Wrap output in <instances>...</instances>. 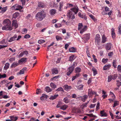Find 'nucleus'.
Returning a JSON list of instances; mask_svg holds the SVG:
<instances>
[{
	"instance_id": "59",
	"label": "nucleus",
	"mask_w": 121,
	"mask_h": 121,
	"mask_svg": "<svg viewBox=\"0 0 121 121\" xmlns=\"http://www.w3.org/2000/svg\"><path fill=\"white\" fill-rule=\"evenodd\" d=\"M86 115L90 117H97L95 115H94L92 114H86Z\"/></svg>"
},
{
	"instance_id": "24",
	"label": "nucleus",
	"mask_w": 121,
	"mask_h": 121,
	"mask_svg": "<svg viewBox=\"0 0 121 121\" xmlns=\"http://www.w3.org/2000/svg\"><path fill=\"white\" fill-rule=\"evenodd\" d=\"M88 96L86 95H84L83 96L81 97V100L82 101L84 102L88 98Z\"/></svg>"
},
{
	"instance_id": "6",
	"label": "nucleus",
	"mask_w": 121,
	"mask_h": 121,
	"mask_svg": "<svg viewBox=\"0 0 121 121\" xmlns=\"http://www.w3.org/2000/svg\"><path fill=\"white\" fill-rule=\"evenodd\" d=\"M45 6V4L44 3L41 1L38 2L37 8L40 9H42L44 8Z\"/></svg>"
},
{
	"instance_id": "35",
	"label": "nucleus",
	"mask_w": 121,
	"mask_h": 121,
	"mask_svg": "<svg viewBox=\"0 0 121 121\" xmlns=\"http://www.w3.org/2000/svg\"><path fill=\"white\" fill-rule=\"evenodd\" d=\"M76 49L73 47H71L69 49V51L70 52H76Z\"/></svg>"
},
{
	"instance_id": "18",
	"label": "nucleus",
	"mask_w": 121,
	"mask_h": 121,
	"mask_svg": "<svg viewBox=\"0 0 121 121\" xmlns=\"http://www.w3.org/2000/svg\"><path fill=\"white\" fill-rule=\"evenodd\" d=\"M56 10L54 9H52L50 10L49 11V12L51 15H53L56 13Z\"/></svg>"
},
{
	"instance_id": "23",
	"label": "nucleus",
	"mask_w": 121,
	"mask_h": 121,
	"mask_svg": "<svg viewBox=\"0 0 121 121\" xmlns=\"http://www.w3.org/2000/svg\"><path fill=\"white\" fill-rule=\"evenodd\" d=\"M26 58L23 57L19 60L18 62L20 63L26 62Z\"/></svg>"
},
{
	"instance_id": "49",
	"label": "nucleus",
	"mask_w": 121,
	"mask_h": 121,
	"mask_svg": "<svg viewBox=\"0 0 121 121\" xmlns=\"http://www.w3.org/2000/svg\"><path fill=\"white\" fill-rule=\"evenodd\" d=\"M73 6V4L68 3L67 4V6L66 7V8H67V7L70 8L72 7Z\"/></svg>"
},
{
	"instance_id": "3",
	"label": "nucleus",
	"mask_w": 121,
	"mask_h": 121,
	"mask_svg": "<svg viewBox=\"0 0 121 121\" xmlns=\"http://www.w3.org/2000/svg\"><path fill=\"white\" fill-rule=\"evenodd\" d=\"M71 11H69L68 13L69 14V16H71L72 15V12L74 13V14L77 13L78 11V9L77 6H74L73 7L70 9Z\"/></svg>"
},
{
	"instance_id": "34",
	"label": "nucleus",
	"mask_w": 121,
	"mask_h": 121,
	"mask_svg": "<svg viewBox=\"0 0 121 121\" xmlns=\"http://www.w3.org/2000/svg\"><path fill=\"white\" fill-rule=\"evenodd\" d=\"M45 91L47 92H50L52 91V89H50V87L49 86H47L45 88Z\"/></svg>"
},
{
	"instance_id": "55",
	"label": "nucleus",
	"mask_w": 121,
	"mask_h": 121,
	"mask_svg": "<svg viewBox=\"0 0 121 121\" xmlns=\"http://www.w3.org/2000/svg\"><path fill=\"white\" fill-rule=\"evenodd\" d=\"M7 76L6 74H4L3 75H1L0 74V79L2 78H4Z\"/></svg>"
},
{
	"instance_id": "48",
	"label": "nucleus",
	"mask_w": 121,
	"mask_h": 121,
	"mask_svg": "<svg viewBox=\"0 0 121 121\" xmlns=\"http://www.w3.org/2000/svg\"><path fill=\"white\" fill-rule=\"evenodd\" d=\"M61 25L59 23L55 24V27L57 28H59L61 27Z\"/></svg>"
},
{
	"instance_id": "2",
	"label": "nucleus",
	"mask_w": 121,
	"mask_h": 121,
	"mask_svg": "<svg viewBox=\"0 0 121 121\" xmlns=\"http://www.w3.org/2000/svg\"><path fill=\"white\" fill-rule=\"evenodd\" d=\"M3 22L5 26L2 28V29L3 30H10L12 29V28L11 26V22L9 19H5Z\"/></svg>"
},
{
	"instance_id": "57",
	"label": "nucleus",
	"mask_w": 121,
	"mask_h": 121,
	"mask_svg": "<svg viewBox=\"0 0 121 121\" xmlns=\"http://www.w3.org/2000/svg\"><path fill=\"white\" fill-rule=\"evenodd\" d=\"M112 79L111 76V75L108 76V82H109Z\"/></svg>"
},
{
	"instance_id": "25",
	"label": "nucleus",
	"mask_w": 121,
	"mask_h": 121,
	"mask_svg": "<svg viewBox=\"0 0 121 121\" xmlns=\"http://www.w3.org/2000/svg\"><path fill=\"white\" fill-rule=\"evenodd\" d=\"M48 96L46 95L45 94H42V96L40 97L41 100L43 101L44 100L45 98H47Z\"/></svg>"
},
{
	"instance_id": "39",
	"label": "nucleus",
	"mask_w": 121,
	"mask_h": 121,
	"mask_svg": "<svg viewBox=\"0 0 121 121\" xmlns=\"http://www.w3.org/2000/svg\"><path fill=\"white\" fill-rule=\"evenodd\" d=\"M79 74L77 73L73 77L72 79V81H73L76 78L78 77L79 76Z\"/></svg>"
},
{
	"instance_id": "38",
	"label": "nucleus",
	"mask_w": 121,
	"mask_h": 121,
	"mask_svg": "<svg viewBox=\"0 0 121 121\" xmlns=\"http://www.w3.org/2000/svg\"><path fill=\"white\" fill-rule=\"evenodd\" d=\"M19 15V13L18 12H16L13 15V17L16 18Z\"/></svg>"
},
{
	"instance_id": "5",
	"label": "nucleus",
	"mask_w": 121,
	"mask_h": 121,
	"mask_svg": "<svg viewBox=\"0 0 121 121\" xmlns=\"http://www.w3.org/2000/svg\"><path fill=\"white\" fill-rule=\"evenodd\" d=\"M95 40L96 44L97 45L99 44L101 41V38L99 35L97 34L96 35Z\"/></svg>"
},
{
	"instance_id": "26",
	"label": "nucleus",
	"mask_w": 121,
	"mask_h": 121,
	"mask_svg": "<svg viewBox=\"0 0 121 121\" xmlns=\"http://www.w3.org/2000/svg\"><path fill=\"white\" fill-rule=\"evenodd\" d=\"M111 67V65L110 64L105 65L103 68V70H106L108 69L109 68Z\"/></svg>"
},
{
	"instance_id": "10",
	"label": "nucleus",
	"mask_w": 121,
	"mask_h": 121,
	"mask_svg": "<svg viewBox=\"0 0 121 121\" xmlns=\"http://www.w3.org/2000/svg\"><path fill=\"white\" fill-rule=\"evenodd\" d=\"M26 67H25L23 68L20 70V72L18 73H17V75H19L20 74H24L25 72V71H26Z\"/></svg>"
},
{
	"instance_id": "19",
	"label": "nucleus",
	"mask_w": 121,
	"mask_h": 121,
	"mask_svg": "<svg viewBox=\"0 0 121 121\" xmlns=\"http://www.w3.org/2000/svg\"><path fill=\"white\" fill-rule=\"evenodd\" d=\"M19 63H18L14 62L10 66V67L11 68H15L16 67L18 66L19 65Z\"/></svg>"
},
{
	"instance_id": "31",
	"label": "nucleus",
	"mask_w": 121,
	"mask_h": 121,
	"mask_svg": "<svg viewBox=\"0 0 121 121\" xmlns=\"http://www.w3.org/2000/svg\"><path fill=\"white\" fill-rule=\"evenodd\" d=\"M86 52L87 55V56L88 57H90V54L89 48L87 46L86 48Z\"/></svg>"
},
{
	"instance_id": "62",
	"label": "nucleus",
	"mask_w": 121,
	"mask_h": 121,
	"mask_svg": "<svg viewBox=\"0 0 121 121\" xmlns=\"http://www.w3.org/2000/svg\"><path fill=\"white\" fill-rule=\"evenodd\" d=\"M56 91H63L64 90L61 87H60L58 88L56 90Z\"/></svg>"
},
{
	"instance_id": "37",
	"label": "nucleus",
	"mask_w": 121,
	"mask_h": 121,
	"mask_svg": "<svg viewBox=\"0 0 121 121\" xmlns=\"http://www.w3.org/2000/svg\"><path fill=\"white\" fill-rule=\"evenodd\" d=\"M92 70L93 72V75L94 76L97 73V72L95 68H92Z\"/></svg>"
},
{
	"instance_id": "60",
	"label": "nucleus",
	"mask_w": 121,
	"mask_h": 121,
	"mask_svg": "<svg viewBox=\"0 0 121 121\" xmlns=\"http://www.w3.org/2000/svg\"><path fill=\"white\" fill-rule=\"evenodd\" d=\"M119 34H121V24L119 25L118 27V31Z\"/></svg>"
},
{
	"instance_id": "58",
	"label": "nucleus",
	"mask_w": 121,
	"mask_h": 121,
	"mask_svg": "<svg viewBox=\"0 0 121 121\" xmlns=\"http://www.w3.org/2000/svg\"><path fill=\"white\" fill-rule=\"evenodd\" d=\"M99 102H98L96 106V111H98V109H99Z\"/></svg>"
},
{
	"instance_id": "17",
	"label": "nucleus",
	"mask_w": 121,
	"mask_h": 121,
	"mask_svg": "<svg viewBox=\"0 0 121 121\" xmlns=\"http://www.w3.org/2000/svg\"><path fill=\"white\" fill-rule=\"evenodd\" d=\"M111 30V34L112 37V38H114L115 37V34L114 32V30L113 28H112Z\"/></svg>"
},
{
	"instance_id": "63",
	"label": "nucleus",
	"mask_w": 121,
	"mask_h": 121,
	"mask_svg": "<svg viewBox=\"0 0 121 121\" xmlns=\"http://www.w3.org/2000/svg\"><path fill=\"white\" fill-rule=\"evenodd\" d=\"M117 70L120 72H121V66L120 65H118L117 67Z\"/></svg>"
},
{
	"instance_id": "43",
	"label": "nucleus",
	"mask_w": 121,
	"mask_h": 121,
	"mask_svg": "<svg viewBox=\"0 0 121 121\" xmlns=\"http://www.w3.org/2000/svg\"><path fill=\"white\" fill-rule=\"evenodd\" d=\"M74 55H72L69 57V60L71 61L74 60Z\"/></svg>"
},
{
	"instance_id": "54",
	"label": "nucleus",
	"mask_w": 121,
	"mask_h": 121,
	"mask_svg": "<svg viewBox=\"0 0 121 121\" xmlns=\"http://www.w3.org/2000/svg\"><path fill=\"white\" fill-rule=\"evenodd\" d=\"M113 66L114 68H116L117 65L116 64V60H113Z\"/></svg>"
},
{
	"instance_id": "52",
	"label": "nucleus",
	"mask_w": 121,
	"mask_h": 121,
	"mask_svg": "<svg viewBox=\"0 0 121 121\" xmlns=\"http://www.w3.org/2000/svg\"><path fill=\"white\" fill-rule=\"evenodd\" d=\"M84 86L83 85H81L78 86V89L79 90H82Z\"/></svg>"
},
{
	"instance_id": "40",
	"label": "nucleus",
	"mask_w": 121,
	"mask_h": 121,
	"mask_svg": "<svg viewBox=\"0 0 121 121\" xmlns=\"http://www.w3.org/2000/svg\"><path fill=\"white\" fill-rule=\"evenodd\" d=\"M83 26L82 24V23H79L78 24V30H81Z\"/></svg>"
},
{
	"instance_id": "50",
	"label": "nucleus",
	"mask_w": 121,
	"mask_h": 121,
	"mask_svg": "<svg viewBox=\"0 0 121 121\" xmlns=\"http://www.w3.org/2000/svg\"><path fill=\"white\" fill-rule=\"evenodd\" d=\"M45 42V40L44 39H41L39 40L38 43L39 44H41Z\"/></svg>"
},
{
	"instance_id": "33",
	"label": "nucleus",
	"mask_w": 121,
	"mask_h": 121,
	"mask_svg": "<svg viewBox=\"0 0 121 121\" xmlns=\"http://www.w3.org/2000/svg\"><path fill=\"white\" fill-rule=\"evenodd\" d=\"M7 9V7H4L2 8L1 9V13L3 14L6 11Z\"/></svg>"
},
{
	"instance_id": "45",
	"label": "nucleus",
	"mask_w": 121,
	"mask_h": 121,
	"mask_svg": "<svg viewBox=\"0 0 121 121\" xmlns=\"http://www.w3.org/2000/svg\"><path fill=\"white\" fill-rule=\"evenodd\" d=\"M119 104V101H115L114 104V105L113 106V107L114 108L116 106L118 105Z\"/></svg>"
},
{
	"instance_id": "56",
	"label": "nucleus",
	"mask_w": 121,
	"mask_h": 121,
	"mask_svg": "<svg viewBox=\"0 0 121 121\" xmlns=\"http://www.w3.org/2000/svg\"><path fill=\"white\" fill-rule=\"evenodd\" d=\"M56 38L57 41L62 40V38L61 37L58 35L56 36Z\"/></svg>"
},
{
	"instance_id": "28",
	"label": "nucleus",
	"mask_w": 121,
	"mask_h": 121,
	"mask_svg": "<svg viewBox=\"0 0 121 121\" xmlns=\"http://www.w3.org/2000/svg\"><path fill=\"white\" fill-rule=\"evenodd\" d=\"M63 101L66 104L69 103L70 102L69 100L67 97H66L64 98Z\"/></svg>"
},
{
	"instance_id": "47",
	"label": "nucleus",
	"mask_w": 121,
	"mask_h": 121,
	"mask_svg": "<svg viewBox=\"0 0 121 121\" xmlns=\"http://www.w3.org/2000/svg\"><path fill=\"white\" fill-rule=\"evenodd\" d=\"M116 82V85L118 87H120L121 85V82L119 81V80H117Z\"/></svg>"
},
{
	"instance_id": "20",
	"label": "nucleus",
	"mask_w": 121,
	"mask_h": 121,
	"mask_svg": "<svg viewBox=\"0 0 121 121\" xmlns=\"http://www.w3.org/2000/svg\"><path fill=\"white\" fill-rule=\"evenodd\" d=\"M17 37V36L15 35L13 37H11L10 39L8 40L9 42H11L15 40Z\"/></svg>"
},
{
	"instance_id": "64",
	"label": "nucleus",
	"mask_w": 121,
	"mask_h": 121,
	"mask_svg": "<svg viewBox=\"0 0 121 121\" xmlns=\"http://www.w3.org/2000/svg\"><path fill=\"white\" fill-rule=\"evenodd\" d=\"M30 35H29L27 34L24 37V38L26 39L28 38H30Z\"/></svg>"
},
{
	"instance_id": "41",
	"label": "nucleus",
	"mask_w": 121,
	"mask_h": 121,
	"mask_svg": "<svg viewBox=\"0 0 121 121\" xmlns=\"http://www.w3.org/2000/svg\"><path fill=\"white\" fill-rule=\"evenodd\" d=\"M81 69L79 67H77L75 69V73H78L80 72Z\"/></svg>"
},
{
	"instance_id": "12",
	"label": "nucleus",
	"mask_w": 121,
	"mask_h": 121,
	"mask_svg": "<svg viewBox=\"0 0 121 121\" xmlns=\"http://www.w3.org/2000/svg\"><path fill=\"white\" fill-rule=\"evenodd\" d=\"M111 45V43H107L106 45V50H110Z\"/></svg>"
},
{
	"instance_id": "13",
	"label": "nucleus",
	"mask_w": 121,
	"mask_h": 121,
	"mask_svg": "<svg viewBox=\"0 0 121 121\" xmlns=\"http://www.w3.org/2000/svg\"><path fill=\"white\" fill-rule=\"evenodd\" d=\"M52 73L56 74L58 73V70L56 68H53L51 69Z\"/></svg>"
},
{
	"instance_id": "32",
	"label": "nucleus",
	"mask_w": 121,
	"mask_h": 121,
	"mask_svg": "<svg viewBox=\"0 0 121 121\" xmlns=\"http://www.w3.org/2000/svg\"><path fill=\"white\" fill-rule=\"evenodd\" d=\"M58 94L55 95L53 96H52L49 99L51 100H53L57 98L58 96Z\"/></svg>"
},
{
	"instance_id": "4",
	"label": "nucleus",
	"mask_w": 121,
	"mask_h": 121,
	"mask_svg": "<svg viewBox=\"0 0 121 121\" xmlns=\"http://www.w3.org/2000/svg\"><path fill=\"white\" fill-rule=\"evenodd\" d=\"M90 33H88L84 35L82 37V38L84 43H86L90 39Z\"/></svg>"
},
{
	"instance_id": "44",
	"label": "nucleus",
	"mask_w": 121,
	"mask_h": 121,
	"mask_svg": "<svg viewBox=\"0 0 121 121\" xmlns=\"http://www.w3.org/2000/svg\"><path fill=\"white\" fill-rule=\"evenodd\" d=\"M32 18V17L31 16V15L30 14H28L27 16L26 17V19L28 20H31Z\"/></svg>"
},
{
	"instance_id": "51",
	"label": "nucleus",
	"mask_w": 121,
	"mask_h": 121,
	"mask_svg": "<svg viewBox=\"0 0 121 121\" xmlns=\"http://www.w3.org/2000/svg\"><path fill=\"white\" fill-rule=\"evenodd\" d=\"M50 85L51 87L53 88H55L56 87V85L52 82H51L50 83Z\"/></svg>"
},
{
	"instance_id": "9",
	"label": "nucleus",
	"mask_w": 121,
	"mask_h": 121,
	"mask_svg": "<svg viewBox=\"0 0 121 121\" xmlns=\"http://www.w3.org/2000/svg\"><path fill=\"white\" fill-rule=\"evenodd\" d=\"M78 16L86 20L87 19V18L86 16V15L85 14L82 13V14L81 12H79L78 13Z\"/></svg>"
},
{
	"instance_id": "42",
	"label": "nucleus",
	"mask_w": 121,
	"mask_h": 121,
	"mask_svg": "<svg viewBox=\"0 0 121 121\" xmlns=\"http://www.w3.org/2000/svg\"><path fill=\"white\" fill-rule=\"evenodd\" d=\"M117 74H115L113 75H111V76L112 79L115 80L117 78Z\"/></svg>"
},
{
	"instance_id": "36",
	"label": "nucleus",
	"mask_w": 121,
	"mask_h": 121,
	"mask_svg": "<svg viewBox=\"0 0 121 121\" xmlns=\"http://www.w3.org/2000/svg\"><path fill=\"white\" fill-rule=\"evenodd\" d=\"M9 64L8 63H6L5 64V66L4 67V69L5 70H7L8 69L9 67Z\"/></svg>"
},
{
	"instance_id": "14",
	"label": "nucleus",
	"mask_w": 121,
	"mask_h": 121,
	"mask_svg": "<svg viewBox=\"0 0 121 121\" xmlns=\"http://www.w3.org/2000/svg\"><path fill=\"white\" fill-rule=\"evenodd\" d=\"M64 89L66 90H70L72 88L71 86H68L67 85H65L64 86Z\"/></svg>"
},
{
	"instance_id": "15",
	"label": "nucleus",
	"mask_w": 121,
	"mask_h": 121,
	"mask_svg": "<svg viewBox=\"0 0 121 121\" xmlns=\"http://www.w3.org/2000/svg\"><path fill=\"white\" fill-rule=\"evenodd\" d=\"M101 42L102 43H104L107 40V38L104 35H103L102 36Z\"/></svg>"
},
{
	"instance_id": "61",
	"label": "nucleus",
	"mask_w": 121,
	"mask_h": 121,
	"mask_svg": "<svg viewBox=\"0 0 121 121\" xmlns=\"http://www.w3.org/2000/svg\"><path fill=\"white\" fill-rule=\"evenodd\" d=\"M108 60V59H104V58L102 59V61L105 64L107 62Z\"/></svg>"
},
{
	"instance_id": "7",
	"label": "nucleus",
	"mask_w": 121,
	"mask_h": 121,
	"mask_svg": "<svg viewBox=\"0 0 121 121\" xmlns=\"http://www.w3.org/2000/svg\"><path fill=\"white\" fill-rule=\"evenodd\" d=\"M12 8L13 9H15V10H18L22 9L23 7L20 5L16 4L12 6Z\"/></svg>"
},
{
	"instance_id": "30",
	"label": "nucleus",
	"mask_w": 121,
	"mask_h": 121,
	"mask_svg": "<svg viewBox=\"0 0 121 121\" xmlns=\"http://www.w3.org/2000/svg\"><path fill=\"white\" fill-rule=\"evenodd\" d=\"M87 28V26H85L82 29L80 30V33L82 34L86 30Z\"/></svg>"
},
{
	"instance_id": "22",
	"label": "nucleus",
	"mask_w": 121,
	"mask_h": 121,
	"mask_svg": "<svg viewBox=\"0 0 121 121\" xmlns=\"http://www.w3.org/2000/svg\"><path fill=\"white\" fill-rule=\"evenodd\" d=\"M100 114H101V117H106L107 116V113L105 112L104 110L101 111H100Z\"/></svg>"
},
{
	"instance_id": "27",
	"label": "nucleus",
	"mask_w": 121,
	"mask_h": 121,
	"mask_svg": "<svg viewBox=\"0 0 121 121\" xmlns=\"http://www.w3.org/2000/svg\"><path fill=\"white\" fill-rule=\"evenodd\" d=\"M68 107V105L66 104H65L64 105L61 106V108H60V109L63 110H65Z\"/></svg>"
},
{
	"instance_id": "11",
	"label": "nucleus",
	"mask_w": 121,
	"mask_h": 121,
	"mask_svg": "<svg viewBox=\"0 0 121 121\" xmlns=\"http://www.w3.org/2000/svg\"><path fill=\"white\" fill-rule=\"evenodd\" d=\"M17 21L16 20H13L12 21V25L13 26H14L15 27V29L17 28L18 26V24L17 23Z\"/></svg>"
},
{
	"instance_id": "1",
	"label": "nucleus",
	"mask_w": 121,
	"mask_h": 121,
	"mask_svg": "<svg viewBox=\"0 0 121 121\" xmlns=\"http://www.w3.org/2000/svg\"><path fill=\"white\" fill-rule=\"evenodd\" d=\"M47 14L43 10L39 12L35 15V19L39 21H41L46 17Z\"/></svg>"
},
{
	"instance_id": "29",
	"label": "nucleus",
	"mask_w": 121,
	"mask_h": 121,
	"mask_svg": "<svg viewBox=\"0 0 121 121\" xmlns=\"http://www.w3.org/2000/svg\"><path fill=\"white\" fill-rule=\"evenodd\" d=\"M77 65V63L75 62L73 63V65H72L71 66L69 67L71 69L73 70L74 69L75 67Z\"/></svg>"
},
{
	"instance_id": "53",
	"label": "nucleus",
	"mask_w": 121,
	"mask_h": 121,
	"mask_svg": "<svg viewBox=\"0 0 121 121\" xmlns=\"http://www.w3.org/2000/svg\"><path fill=\"white\" fill-rule=\"evenodd\" d=\"M61 104L62 103L61 102H58V104L56 106V107L57 108H60L61 107Z\"/></svg>"
},
{
	"instance_id": "8",
	"label": "nucleus",
	"mask_w": 121,
	"mask_h": 121,
	"mask_svg": "<svg viewBox=\"0 0 121 121\" xmlns=\"http://www.w3.org/2000/svg\"><path fill=\"white\" fill-rule=\"evenodd\" d=\"M88 91V96L89 97H91L94 94L96 95V92L93 91L91 89H89Z\"/></svg>"
},
{
	"instance_id": "16",
	"label": "nucleus",
	"mask_w": 121,
	"mask_h": 121,
	"mask_svg": "<svg viewBox=\"0 0 121 121\" xmlns=\"http://www.w3.org/2000/svg\"><path fill=\"white\" fill-rule=\"evenodd\" d=\"M68 71L67 73V75L68 76H69L73 71V70L69 68L68 70Z\"/></svg>"
},
{
	"instance_id": "21",
	"label": "nucleus",
	"mask_w": 121,
	"mask_h": 121,
	"mask_svg": "<svg viewBox=\"0 0 121 121\" xmlns=\"http://www.w3.org/2000/svg\"><path fill=\"white\" fill-rule=\"evenodd\" d=\"M9 117L10 118L11 120L13 121H16L18 119V117L16 116H10Z\"/></svg>"
},
{
	"instance_id": "46",
	"label": "nucleus",
	"mask_w": 121,
	"mask_h": 121,
	"mask_svg": "<svg viewBox=\"0 0 121 121\" xmlns=\"http://www.w3.org/2000/svg\"><path fill=\"white\" fill-rule=\"evenodd\" d=\"M109 95L111 96V97L113 99H114L115 98V96L113 94V93L111 91L110 92Z\"/></svg>"
}]
</instances>
